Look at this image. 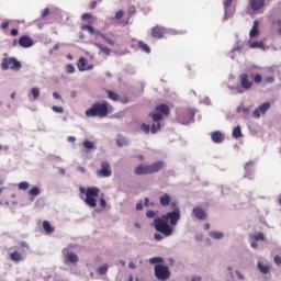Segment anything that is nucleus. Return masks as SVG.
Returning a JSON list of instances; mask_svg holds the SVG:
<instances>
[{
  "label": "nucleus",
  "instance_id": "nucleus-57",
  "mask_svg": "<svg viewBox=\"0 0 281 281\" xmlns=\"http://www.w3.org/2000/svg\"><path fill=\"white\" fill-rule=\"evenodd\" d=\"M53 98L55 100H63V97L60 94H58V92H53Z\"/></svg>",
  "mask_w": 281,
  "mask_h": 281
},
{
  "label": "nucleus",
  "instance_id": "nucleus-12",
  "mask_svg": "<svg viewBox=\"0 0 281 281\" xmlns=\"http://www.w3.org/2000/svg\"><path fill=\"white\" fill-rule=\"evenodd\" d=\"M77 67L79 71H89L90 69H93V65L89 66V61L85 57L79 58Z\"/></svg>",
  "mask_w": 281,
  "mask_h": 281
},
{
  "label": "nucleus",
  "instance_id": "nucleus-63",
  "mask_svg": "<svg viewBox=\"0 0 281 281\" xmlns=\"http://www.w3.org/2000/svg\"><path fill=\"white\" fill-rule=\"evenodd\" d=\"M95 47H98V49H100L101 52H103L104 46L102 44H95Z\"/></svg>",
  "mask_w": 281,
  "mask_h": 281
},
{
  "label": "nucleus",
  "instance_id": "nucleus-6",
  "mask_svg": "<svg viewBox=\"0 0 281 281\" xmlns=\"http://www.w3.org/2000/svg\"><path fill=\"white\" fill-rule=\"evenodd\" d=\"M153 122H161L164 117L170 115V106L167 104H160L156 106V112L149 114Z\"/></svg>",
  "mask_w": 281,
  "mask_h": 281
},
{
  "label": "nucleus",
  "instance_id": "nucleus-19",
  "mask_svg": "<svg viewBox=\"0 0 281 281\" xmlns=\"http://www.w3.org/2000/svg\"><path fill=\"white\" fill-rule=\"evenodd\" d=\"M137 47L138 49H140V52H144L145 54H150V46H148V44L138 41L137 42Z\"/></svg>",
  "mask_w": 281,
  "mask_h": 281
},
{
  "label": "nucleus",
  "instance_id": "nucleus-40",
  "mask_svg": "<svg viewBox=\"0 0 281 281\" xmlns=\"http://www.w3.org/2000/svg\"><path fill=\"white\" fill-rule=\"evenodd\" d=\"M19 190H29L30 189V183L29 182H20L18 186Z\"/></svg>",
  "mask_w": 281,
  "mask_h": 281
},
{
  "label": "nucleus",
  "instance_id": "nucleus-64",
  "mask_svg": "<svg viewBox=\"0 0 281 281\" xmlns=\"http://www.w3.org/2000/svg\"><path fill=\"white\" fill-rule=\"evenodd\" d=\"M191 281H201V277L194 276Z\"/></svg>",
  "mask_w": 281,
  "mask_h": 281
},
{
  "label": "nucleus",
  "instance_id": "nucleus-11",
  "mask_svg": "<svg viewBox=\"0 0 281 281\" xmlns=\"http://www.w3.org/2000/svg\"><path fill=\"white\" fill-rule=\"evenodd\" d=\"M269 109H271V103L266 102L261 105H259L254 112H252V116H255L256 119L260 117V115H265L267 113V111H269Z\"/></svg>",
  "mask_w": 281,
  "mask_h": 281
},
{
  "label": "nucleus",
  "instance_id": "nucleus-25",
  "mask_svg": "<svg viewBox=\"0 0 281 281\" xmlns=\"http://www.w3.org/2000/svg\"><path fill=\"white\" fill-rule=\"evenodd\" d=\"M209 236L211 238H214L215 240H221V238H223V236H225V234L223 232L213 231V232L209 233Z\"/></svg>",
  "mask_w": 281,
  "mask_h": 281
},
{
  "label": "nucleus",
  "instance_id": "nucleus-58",
  "mask_svg": "<svg viewBox=\"0 0 281 281\" xmlns=\"http://www.w3.org/2000/svg\"><path fill=\"white\" fill-rule=\"evenodd\" d=\"M144 205L145 207H150V200L148 198H145Z\"/></svg>",
  "mask_w": 281,
  "mask_h": 281
},
{
  "label": "nucleus",
  "instance_id": "nucleus-2",
  "mask_svg": "<svg viewBox=\"0 0 281 281\" xmlns=\"http://www.w3.org/2000/svg\"><path fill=\"white\" fill-rule=\"evenodd\" d=\"M113 113V105L109 101L94 102L88 110H86L87 117H108Z\"/></svg>",
  "mask_w": 281,
  "mask_h": 281
},
{
  "label": "nucleus",
  "instance_id": "nucleus-20",
  "mask_svg": "<svg viewBox=\"0 0 281 281\" xmlns=\"http://www.w3.org/2000/svg\"><path fill=\"white\" fill-rule=\"evenodd\" d=\"M66 262H70L71 265H76L78 262V255L75 252H68L66 255Z\"/></svg>",
  "mask_w": 281,
  "mask_h": 281
},
{
  "label": "nucleus",
  "instance_id": "nucleus-47",
  "mask_svg": "<svg viewBox=\"0 0 281 281\" xmlns=\"http://www.w3.org/2000/svg\"><path fill=\"white\" fill-rule=\"evenodd\" d=\"M146 216L147 218H155V216H157V213H155V211H147Z\"/></svg>",
  "mask_w": 281,
  "mask_h": 281
},
{
  "label": "nucleus",
  "instance_id": "nucleus-48",
  "mask_svg": "<svg viewBox=\"0 0 281 281\" xmlns=\"http://www.w3.org/2000/svg\"><path fill=\"white\" fill-rule=\"evenodd\" d=\"M103 41L108 44V45H111L113 47V45H115V42L109 37H103Z\"/></svg>",
  "mask_w": 281,
  "mask_h": 281
},
{
  "label": "nucleus",
  "instance_id": "nucleus-29",
  "mask_svg": "<svg viewBox=\"0 0 281 281\" xmlns=\"http://www.w3.org/2000/svg\"><path fill=\"white\" fill-rule=\"evenodd\" d=\"M31 94L33 95V100H38L41 97V90L38 88H32Z\"/></svg>",
  "mask_w": 281,
  "mask_h": 281
},
{
  "label": "nucleus",
  "instance_id": "nucleus-37",
  "mask_svg": "<svg viewBox=\"0 0 281 281\" xmlns=\"http://www.w3.org/2000/svg\"><path fill=\"white\" fill-rule=\"evenodd\" d=\"M140 131H143L146 135H148V133H150V125L143 123L140 125Z\"/></svg>",
  "mask_w": 281,
  "mask_h": 281
},
{
  "label": "nucleus",
  "instance_id": "nucleus-39",
  "mask_svg": "<svg viewBox=\"0 0 281 281\" xmlns=\"http://www.w3.org/2000/svg\"><path fill=\"white\" fill-rule=\"evenodd\" d=\"M254 240H265V234L263 233H257L252 235Z\"/></svg>",
  "mask_w": 281,
  "mask_h": 281
},
{
  "label": "nucleus",
  "instance_id": "nucleus-38",
  "mask_svg": "<svg viewBox=\"0 0 281 281\" xmlns=\"http://www.w3.org/2000/svg\"><path fill=\"white\" fill-rule=\"evenodd\" d=\"M116 144L117 146L122 147V146H126V138L119 136L116 139Z\"/></svg>",
  "mask_w": 281,
  "mask_h": 281
},
{
  "label": "nucleus",
  "instance_id": "nucleus-24",
  "mask_svg": "<svg viewBox=\"0 0 281 281\" xmlns=\"http://www.w3.org/2000/svg\"><path fill=\"white\" fill-rule=\"evenodd\" d=\"M43 229L46 234H54V226H52L48 221L43 222Z\"/></svg>",
  "mask_w": 281,
  "mask_h": 281
},
{
  "label": "nucleus",
  "instance_id": "nucleus-28",
  "mask_svg": "<svg viewBox=\"0 0 281 281\" xmlns=\"http://www.w3.org/2000/svg\"><path fill=\"white\" fill-rule=\"evenodd\" d=\"M38 194H41V189H38V187H33V188L29 191V195H30V196H38Z\"/></svg>",
  "mask_w": 281,
  "mask_h": 281
},
{
  "label": "nucleus",
  "instance_id": "nucleus-7",
  "mask_svg": "<svg viewBox=\"0 0 281 281\" xmlns=\"http://www.w3.org/2000/svg\"><path fill=\"white\" fill-rule=\"evenodd\" d=\"M155 276L157 280L166 281L170 278V269H168V267L164 265H156Z\"/></svg>",
  "mask_w": 281,
  "mask_h": 281
},
{
  "label": "nucleus",
  "instance_id": "nucleus-21",
  "mask_svg": "<svg viewBox=\"0 0 281 281\" xmlns=\"http://www.w3.org/2000/svg\"><path fill=\"white\" fill-rule=\"evenodd\" d=\"M259 33L260 31L258 30V21L255 20L252 29L250 30L249 36L250 38H256V36H258Z\"/></svg>",
  "mask_w": 281,
  "mask_h": 281
},
{
  "label": "nucleus",
  "instance_id": "nucleus-60",
  "mask_svg": "<svg viewBox=\"0 0 281 281\" xmlns=\"http://www.w3.org/2000/svg\"><path fill=\"white\" fill-rule=\"evenodd\" d=\"M19 35V30L12 29L11 30V36H18Z\"/></svg>",
  "mask_w": 281,
  "mask_h": 281
},
{
  "label": "nucleus",
  "instance_id": "nucleus-36",
  "mask_svg": "<svg viewBox=\"0 0 281 281\" xmlns=\"http://www.w3.org/2000/svg\"><path fill=\"white\" fill-rule=\"evenodd\" d=\"M265 47V44L262 42H252L250 44V49L261 48Z\"/></svg>",
  "mask_w": 281,
  "mask_h": 281
},
{
  "label": "nucleus",
  "instance_id": "nucleus-46",
  "mask_svg": "<svg viewBox=\"0 0 281 281\" xmlns=\"http://www.w3.org/2000/svg\"><path fill=\"white\" fill-rule=\"evenodd\" d=\"M66 71L67 74H74V71H76V68L74 67V65L69 64L66 66Z\"/></svg>",
  "mask_w": 281,
  "mask_h": 281
},
{
  "label": "nucleus",
  "instance_id": "nucleus-23",
  "mask_svg": "<svg viewBox=\"0 0 281 281\" xmlns=\"http://www.w3.org/2000/svg\"><path fill=\"white\" fill-rule=\"evenodd\" d=\"M182 115L183 117H186V120L183 121V124H190V122L194 120V112L192 111H187Z\"/></svg>",
  "mask_w": 281,
  "mask_h": 281
},
{
  "label": "nucleus",
  "instance_id": "nucleus-3",
  "mask_svg": "<svg viewBox=\"0 0 281 281\" xmlns=\"http://www.w3.org/2000/svg\"><path fill=\"white\" fill-rule=\"evenodd\" d=\"M80 194H85L86 199L83 200L88 207H98L97 198L100 196V188L98 187H81L79 188Z\"/></svg>",
  "mask_w": 281,
  "mask_h": 281
},
{
  "label": "nucleus",
  "instance_id": "nucleus-44",
  "mask_svg": "<svg viewBox=\"0 0 281 281\" xmlns=\"http://www.w3.org/2000/svg\"><path fill=\"white\" fill-rule=\"evenodd\" d=\"M91 19H93V15H91V13H83V14L81 15V20H82V21H89V20H91Z\"/></svg>",
  "mask_w": 281,
  "mask_h": 281
},
{
  "label": "nucleus",
  "instance_id": "nucleus-14",
  "mask_svg": "<svg viewBox=\"0 0 281 281\" xmlns=\"http://www.w3.org/2000/svg\"><path fill=\"white\" fill-rule=\"evenodd\" d=\"M19 45L20 47L27 49V47H32V45H34V41H32L30 36L23 35L19 38Z\"/></svg>",
  "mask_w": 281,
  "mask_h": 281
},
{
  "label": "nucleus",
  "instance_id": "nucleus-13",
  "mask_svg": "<svg viewBox=\"0 0 281 281\" xmlns=\"http://www.w3.org/2000/svg\"><path fill=\"white\" fill-rule=\"evenodd\" d=\"M24 252H25V250H22V251L14 250L13 252H11L9 255V257L12 260V262H21V261L25 260V256L23 255Z\"/></svg>",
  "mask_w": 281,
  "mask_h": 281
},
{
  "label": "nucleus",
  "instance_id": "nucleus-27",
  "mask_svg": "<svg viewBox=\"0 0 281 281\" xmlns=\"http://www.w3.org/2000/svg\"><path fill=\"white\" fill-rule=\"evenodd\" d=\"M108 271H109V265L105 263V265L98 268L97 273L99 276H106Z\"/></svg>",
  "mask_w": 281,
  "mask_h": 281
},
{
  "label": "nucleus",
  "instance_id": "nucleus-43",
  "mask_svg": "<svg viewBox=\"0 0 281 281\" xmlns=\"http://www.w3.org/2000/svg\"><path fill=\"white\" fill-rule=\"evenodd\" d=\"M266 85H273L276 82V78L273 76H269L265 79Z\"/></svg>",
  "mask_w": 281,
  "mask_h": 281
},
{
  "label": "nucleus",
  "instance_id": "nucleus-30",
  "mask_svg": "<svg viewBox=\"0 0 281 281\" xmlns=\"http://www.w3.org/2000/svg\"><path fill=\"white\" fill-rule=\"evenodd\" d=\"M158 131H161V123L153 124L150 128V133L155 135Z\"/></svg>",
  "mask_w": 281,
  "mask_h": 281
},
{
  "label": "nucleus",
  "instance_id": "nucleus-33",
  "mask_svg": "<svg viewBox=\"0 0 281 281\" xmlns=\"http://www.w3.org/2000/svg\"><path fill=\"white\" fill-rule=\"evenodd\" d=\"M81 30L89 32V34H95V29L91 25H82Z\"/></svg>",
  "mask_w": 281,
  "mask_h": 281
},
{
  "label": "nucleus",
  "instance_id": "nucleus-59",
  "mask_svg": "<svg viewBox=\"0 0 281 281\" xmlns=\"http://www.w3.org/2000/svg\"><path fill=\"white\" fill-rule=\"evenodd\" d=\"M95 36H100L101 38H104L106 35H104L102 32L100 31H94Z\"/></svg>",
  "mask_w": 281,
  "mask_h": 281
},
{
  "label": "nucleus",
  "instance_id": "nucleus-35",
  "mask_svg": "<svg viewBox=\"0 0 281 281\" xmlns=\"http://www.w3.org/2000/svg\"><path fill=\"white\" fill-rule=\"evenodd\" d=\"M258 269L261 273H269V267L262 265L261 262L258 263Z\"/></svg>",
  "mask_w": 281,
  "mask_h": 281
},
{
  "label": "nucleus",
  "instance_id": "nucleus-4",
  "mask_svg": "<svg viewBox=\"0 0 281 281\" xmlns=\"http://www.w3.org/2000/svg\"><path fill=\"white\" fill-rule=\"evenodd\" d=\"M164 168H166V162L159 160V161L153 162L151 165L140 164L135 168L134 172L138 177L144 175H155L160 170H164Z\"/></svg>",
  "mask_w": 281,
  "mask_h": 281
},
{
  "label": "nucleus",
  "instance_id": "nucleus-17",
  "mask_svg": "<svg viewBox=\"0 0 281 281\" xmlns=\"http://www.w3.org/2000/svg\"><path fill=\"white\" fill-rule=\"evenodd\" d=\"M211 139L214 144H223V142H225V135H223L221 131H215L211 133Z\"/></svg>",
  "mask_w": 281,
  "mask_h": 281
},
{
  "label": "nucleus",
  "instance_id": "nucleus-51",
  "mask_svg": "<svg viewBox=\"0 0 281 281\" xmlns=\"http://www.w3.org/2000/svg\"><path fill=\"white\" fill-rule=\"evenodd\" d=\"M1 27H2V30H8L10 27V22H8V21L2 22Z\"/></svg>",
  "mask_w": 281,
  "mask_h": 281
},
{
  "label": "nucleus",
  "instance_id": "nucleus-61",
  "mask_svg": "<svg viewBox=\"0 0 281 281\" xmlns=\"http://www.w3.org/2000/svg\"><path fill=\"white\" fill-rule=\"evenodd\" d=\"M236 276L239 280H245V277L243 276V273H240V271H236Z\"/></svg>",
  "mask_w": 281,
  "mask_h": 281
},
{
  "label": "nucleus",
  "instance_id": "nucleus-15",
  "mask_svg": "<svg viewBox=\"0 0 281 281\" xmlns=\"http://www.w3.org/2000/svg\"><path fill=\"white\" fill-rule=\"evenodd\" d=\"M249 5L252 12H258V10L265 8V0H250Z\"/></svg>",
  "mask_w": 281,
  "mask_h": 281
},
{
  "label": "nucleus",
  "instance_id": "nucleus-22",
  "mask_svg": "<svg viewBox=\"0 0 281 281\" xmlns=\"http://www.w3.org/2000/svg\"><path fill=\"white\" fill-rule=\"evenodd\" d=\"M105 93H108V98L112 100L113 102H120V94L112 90H105Z\"/></svg>",
  "mask_w": 281,
  "mask_h": 281
},
{
  "label": "nucleus",
  "instance_id": "nucleus-50",
  "mask_svg": "<svg viewBox=\"0 0 281 281\" xmlns=\"http://www.w3.org/2000/svg\"><path fill=\"white\" fill-rule=\"evenodd\" d=\"M154 238H155V240H164V235H161L159 233H155Z\"/></svg>",
  "mask_w": 281,
  "mask_h": 281
},
{
  "label": "nucleus",
  "instance_id": "nucleus-26",
  "mask_svg": "<svg viewBox=\"0 0 281 281\" xmlns=\"http://www.w3.org/2000/svg\"><path fill=\"white\" fill-rule=\"evenodd\" d=\"M233 137L235 139H240V137H243V131L240 130V126L237 125L234 130H233Z\"/></svg>",
  "mask_w": 281,
  "mask_h": 281
},
{
  "label": "nucleus",
  "instance_id": "nucleus-56",
  "mask_svg": "<svg viewBox=\"0 0 281 281\" xmlns=\"http://www.w3.org/2000/svg\"><path fill=\"white\" fill-rule=\"evenodd\" d=\"M136 210L138 212H140V210H144V204L142 203V201L136 204Z\"/></svg>",
  "mask_w": 281,
  "mask_h": 281
},
{
  "label": "nucleus",
  "instance_id": "nucleus-32",
  "mask_svg": "<svg viewBox=\"0 0 281 281\" xmlns=\"http://www.w3.org/2000/svg\"><path fill=\"white\" fill-rule=\"evenodd\" d=\"M161 262H164V258L161 257H153L149 259L150 265H159Z\"/></svg>",
  "mask_w": 281,
  "mask_h": 281
},
{
  "label": "nucleus",
  "instance_id": "nucleus-10",
  "mask_svg": "<svg viewBox=\"0 0 281 281\" xmlns=\"http://www.w3.org/2000/svg\"><path fill=\"white\" fill-rule=\"evenodd\" d=\"M239 82L241 85V89H245L246 91H249L251 87H254V81L249 80V75L241 74L239 76Z\"/></svg>",
  "mask_w": 281,
  "mask_h": 281
},
{
  "label": "nucleus",
  "instance_id": "nucleus-1",
  "mask_svg": "<svg viewBox=\"0 0 281 281\" xmlns=\"http://www.w3.org/2000/svg\"><path fill=\"white\" fill-rule=\"evenodd\" d=\"M171 207H173L172 212H168L161 217H156L154 220V228L158 234H162L165 238L175 234V226L181 221V210L177 207V203L172 202Z\"/></svg>",
  "mask_w": 281,
  "mask_h": 281
},
{
  "label": "nucleus",
  "instance_id": "nucleus-45",
  "mask_svg": "<svg viewBox=\"0 0 281 281\" xmlns=\"http://www.w3.org/2000/svg\"><path fill=\"white\" fill-rule=\"evenodd\" d=\"M52 109H53L54 113H64L65 112V110L63 108L57 106V105H53Z\"/></svg>",
  "mask_w": 281,
  "mask_h": 281
},
{
  "label": "nucleus",
  "instance_id": "nucleus-55",
  "mask_svg": "<svg viewBox=\"0 0 281 281\" xmlns=\"http://www.w3.org/2000/svg\"><path fill=\"white\" fill-rule=\"evenodd\" d=\"M233 1L234 0H225L224 1V8H226V9L229 8V5H232Z\"/></svg>",
  "mask_w": 281,
  "mask_h": 281
},
{
  "label": "nucleus",
  "instance_id": "nucleus-42",
  "mask_svg": "<svg viewBox=\"0 0 281 281\" xmlns=\"http://www.w3.org/2000/svg\"><path fill=\"white\" fill-rule=\"evenodd\" d=\"M115 19H116V21H120V20L124 19V10H119L115 13Z\"/></svg>",
  "mask_w": 281,
  "mask_h": 281
},
{
  "label": "nucleus",
  "instance_id": "nucleus-18",
  "mask_svg": "<svg viewBox=\"0 0 281 281\" xmlns=\"http://www.w3.org/2000/svg\"><path fill=\"white\" fill-rule=\"evenodd\" d=\"M170 201H172V198L168 193L160 196V205L162 207H168V205H170Z\"/></svg>",
  "mask_w": 281,
  "mask_h": 281
},
{
  "label": "nucleus",
  "instance_id": "nucleus-62",
  "mask_svg": "<svg viewBox=\"0 0 281 281\" xmlns=\"http://www.w3.org/2000/svg\"><path fill=\"white\" fill-rule=\"evenodd\" d=\"M273 25H278L279 27H281V20L280 19L274 20Z\"/></svg>",
  "mask_w": 281,
  "mask_h": 281
},
{
  "label": "nucleus",
  "instance_id": "nucleus-52",
  "mask_svg": "<svg viewBox=\"0 0 281 281\" xmlns=\"http://www.w3.org/2000/svg\"><path fill=\"white\" fill-rule=\"evenodd\" d=\"M49 14V9L46 8L42 11V18L45 19V16H47Z\"/></svg>",
  "mask_w": 281,
  "mask_h": 281
},
{
  "label": "nucleus",
  "instance_id": "nucleus-9",
  "mask_svg": "<svg viewBox=\"0 0 281 281\" xmlns=\"http://www.w3.org/2000/svg\"><path fill=\"white\" fill-rule=\"evenodd\" d=\"M150 36L151 38H157L158 41H161L164 36H166V29L159 25H156L151 27L150 30Z\"/></svg>",
  "mask_w": 281,
  "mask_h": 281
},
{
  "label": "nucleus",
  "instance_id": "nucleus-34",
  "mask_svg": "<svg viewBox=\"0 0 281 281\" xmlns=\"http://www.w3.org/2000/svg\"><path fill=\"white\" fill-rule=\"evenodd\" d=\"M83 147L87 148L88 150H93V148H95V145L90 140H85Z\"/></svg>",
  "mask_w": 281,
  "mask_h": 281
},
{
  "label": "nucleus",
  "instance_id": "nucleus-16",
  "mask_svg": "<svg viewBox=\"0 0 281 281\" xmlns=\"http://www.w3.org/2000/svg\"><path fill=\"white\" fill-rule=\"evenodd\" d=\"M192 212L193 215L198 218V221H205L207 218V213L199 206L194 207Z\"/></svg>",
  "mask_w": 281,
  "mask_h": 281
},
{
  "label": "nucleus",
  "instance_id": "nucleus-31",
  "mask_svg": "<svg viewBox=\"0 0 281 281\" xmlns=\"http://www.w3.org/2000/svg\"><path fill=\"white\" fill-rule=\"evenodd\" d=\"M250 78H252L256 85H260V82H262V75L260 74L251 75Z\"/></svg>",
  "mask_w": 281,
  "mask_h": 281
},
{
  "label": "nucleus",
  "instance_id": "nucleus-5",
  "mask_svg": "<svg viewBox=\"0 0 281 281\" xmlns=\"http://www.w3.org/2000/svg\"><path fill=\"white\" fill-rule=\"evenodd\" d=\"M21 61L16 59V57H4L2 58L1 63V69L2 71H8V69H11V71H21Z\"/></svg>",
  "mask_w": 281,
  "mask_h": 281
},
{
  "label": "nucleus",
  "instance_id": "nucleus-49",
  "mask_svg": "<svg viewBox=\"0 0 281 281\" xmlns=\"http://www.w3.org/2000/svg\"><path fill=\"white\" fill-rule=\"evenodd\" d=\"M100 205L103 210H106V200H104V198L100 199Z\"/></svg>",
  "mask_w": 281,
  "mask_h": 281
},
{
  "label": "nucleus",
  "instance_id": "nucleus-53",
  "mask_svg": "<svg viewBox=\"0 0 281 281\" xmlns=\"http://www.w3.org/2000/svg\"><path fill=\"white\" fill-rule=\"evenodd\" d=\"M103 54H105V56H110L111 55V49L109 47H104L103 50H101Z\"/></svg>",
  "mask_w": 281,
  "mask_h": 281
},
{
  "label": "nucleus",
  "instance_id": "nucleus-8",
  "mask_svg": "<svg viewBox=\"0 0 281 281\" xmlns=\"http://www.w3.org/2000/svg\"><path fill=\"white\" fill-rule=\"evenodd\" d=\"M95 175L99 179L111 177V175H113V171H111V164H109V161H102L101 169H98Z\"/></svg>",
  "mask_w": 281,
  "mask_h": 281
},
{
  "label": "nucleus",
  "instance_id": "nucleus-41",
  "mask_svg": "<svg viewBox=\"0 0 281 281\" xmlns=\"http://www.w3.org/2000/svg\"><path fill=\"white\" fill-rule=\"evenodd\" d=\"M237 111L238 113H244V115H249V108L239 106Z\"/></svg>",
  "mask_w": 281,
  "mask_h": 281
},
{
  "label": "nucleus",
  "instance_id": "nucleus-54",
  "mask_svg": "<svg viewBox=\"0 0 281 281\" xmlns=\"http://www.w3.org/2000/svg\"><path fill=\"white\" fill-rule=\"evenodd\" d=\"M274 262L280 266L281 265V257L280 255L274 256Z\"/></svg>",
  "mask_w": 281,
  "mask_h": 281
}]
</instances>
